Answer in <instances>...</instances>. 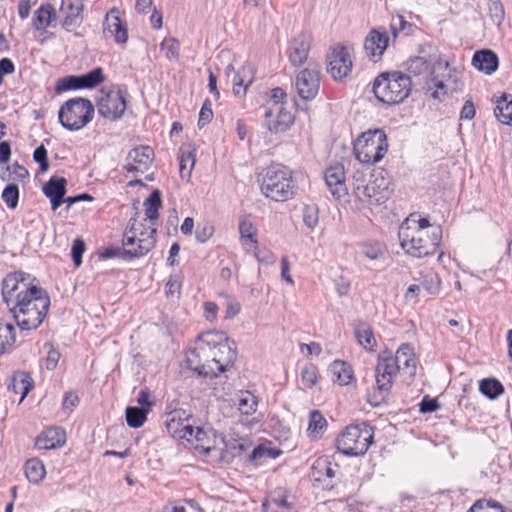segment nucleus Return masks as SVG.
Here are the masks:
<instances>
[{
  "mask_svg": "<svg viewBox=\"0 0 512 512\" xmlns=\"http://www.w3.org/2000/svg\"><path fill=\"white\" fill-rule=\"evenodd\" d=\"M138 230H139V228L137 227V219L135 217L131 218L129 220V226L123 235V240H122L123 248L122 249L138 248V242H137V231Z\"/></svg>",
  "mask_w": 512,
  "mask_h": 512,
  "instance_id": "46",
  "label": "nucleus"
},
{
  "mask_svg": "<svg viewBox=\"0 0 512 512\" xmlns=\"http://www.w3.org/2000/svg\"><path fill=\"white\" fill-rule=\"evenodd\" d=\"M297 93L303 100L314 99L320 87V71L317 66L300 71L295 80Z\"/></svg>",
  "mask_w": 512,
  "mask_h": 512,
  "instance_id": "11",
  "label": "nucleus"
},
{
  "mask_svg": "<svg viewBox=\"0 0 512 512\" xmlns=\"http://www.w3.org/2000/svg\"><path fill=\"white\" fill-rule=\"evenodd\" d=\"M161 194H150L145 200V220H148L152 225L159 218V209L162 207Z\"/></svg>",
  "mask_w": 512,
  "mask_h": 512,
  "instance_id": "36",
  "label": "nucleus"
},
{
  "mask_svg": "<svg viewBox=\"0 0 512 512\" xmlns=\"http://www.w3.org/2000/svg\"><path fill=\"white\" fill-rule=\"evenodd\" d=\"M352 70V60L347 47L334 46L327 55V71L334 80L346 78Z\"/></svg>",
  "mask_w": 512,
  "mask_h": 512,
  "instance_id": "10",
  "label": "nucleus"
},
{
  "mask_svg": "<svg viewBox=\"0 0 512 512\" xmlns=\"http://www.w3.org/2000/svg\"><path fill=\"white\" fill-rule=\"evenodd\" d=\"M33 158L37 163H39L41 172L48 170L49 162L47 158V150L44 145H40L34 150Z\"/></svg>",
  "mask_w": 512,
  "mask_h": 512,
  "instance_id": "57",
  "label": "nucleus"
},
{
  "mask_svg": "<svg viewBox=\"0 0 512 512\" xmlns=\"http://www.w3.org/2000/svg\"><path fill=\"white\" fill-rule=\"evenodd\" d=\"M154 150L148 145H140L129 151L124 168L128 172H145L154 160Z\"/></svg>",
  "mask_w": 512,
  "mask_h": 512,
  "instance_id": "13",
  "label": "nucleus"
},
{
  "mask_svg": "<svg viewBox=\"0 0 512 512\" xmlns=\"http://www.w3.org/2000/svg\"><path fill=\"white\" fill-rule=\"evenodd\" d=\"M236 405H237L238 410L242 414L251 415L257 409L258 400L254 394H252L250 392H245L239 396L238 402Z\"/></svg>",
  "mask_w": 512,
  "mask_h": 512,
  "instance_id": "44",
  "label": "nucleus"
},
{
  "mask_svg": "<svg viewBox=\"0 0 512 512\" xmlns=\"http://www.w3.org/2000/svg\"><path fill=\"white\" fill-rule=\"evenodd\" d=\"M15 343V328L12 324L0 321V354L6 353Z\"/></svg>",
  "mask_w": 512,
  "mask_h": 512,
  "instance_id": "38",
  "label": "nucleus"
},
{
  "mask_svg": "<svg viewBox=\"0 0 512 512\" xmlns=\"http://www.w3.org/2000/svg\"><path fill=\"white\" fill-rule=\"evenodd\" d=\"M195 432L196 427L191 423V421H189L186 426L182 427V432L179 434L177 439H186L188 442L193 443Z\"/></svg>",
  "mask_w": 512,
  "mask_h": 512,
  "instance_id": "63",
  "label": "nucleus"
},
{
  "mask_svg": "<svg viewBox=\"0 0 512 512\" xmlns=\"http://www.w3.org/2000/svg\"><path fill=\"white\" fill-rule=\"evenodd\" d=\"M179 157V170L182 179H188L195 165V155L191 150L181 148Z\"/></svg>",
  "mask_w": 512,
  "mask_h": 512,
  "instance_id": "42",
  "label": "nucleus"
},
{
  "mask_svg": "<svg viewBox=\"0 0 512 512\" xmlns=\"http://www.w3.org/2000/svg\"><path fill=\"white\" fill-rule=\"evenodd\" d=\"M94 116V106L86 98H72L66 101L58 112L61 125L68 130H79Z\"/></svg>",
  "mask_w": 512,
  "mask_h": 512,
  "instance_id": "8",
  "label": "nucleus"
},
{
  "mask_svg": "<svg viewBox=\"0 0 512 512\" xmlns=\"http://www.w3.org/2000/svg\"><path fill=\"white\" fill-rule=\"evenodd\" d=\"M388 42L389 37L384 28L372 29L364 41V49L367 56L374 61L380 59L388 46Z\"/></svg>",
  "mask_w": 512,
  "mask_h": 512,
  "instance_id": "16",
  "label": "nucleus"
},
{
  "mask_svg": "<svg viewBox=\"0 0 512 512\" xmlns=\"http://www.w3.org/2000/svg\"><path fill=\"white\" fill-rule=\"evenodd\" d=\"M45 474V466L39 459L32 458L25 463V476L30 483L38 484Z\"/></svg>",
  "mask_w": 512,
  "mask_h": 512,
  "instance_id": "31",
  "label": "nucleus"
},
{
  "mask_svg": "<svg viewBox=\"0 0 512 512\" xmlns=\"http://www.w3.org/2000/svg\"><path fill=\"white\" fill-rule=\"evenodd\" d=\"M327 457L318 458L312 466V475L316 481L324 482V486L328 489L334 487L333 479L336 477L337 470Z\"/></svg>",
  "mask_w": 512,
  "mask_h": 512,
  "instance_id": "20",
  "label": "nucleus"
},
{
  "mask_svg": "<svg viewBox=\"0 0 512 512\" xmlns=\"http://www.w3.org/2000/svg\"><path fill=\"white\" fill-rule=\"evenodd\" d=\"M265 126L273 133L285 132L293 124L294 117L281 105H272L265 108Z\"/></svg>",
  "mask_w": 512,
  "mask_h": 512,
  "instance_id": "12",
  "label": "nucleus"
},
{
  "mask_svg": "<svg viewBox=\"0 0 512 512\" xmlns=\"http://www.w3.org/2000/svg\"><path fill=\"white\" fill-rule=\"evenodd\" d=\"M237 359L236 343L224 333L208 331L198 337L197 346L187 355L190 369L204 377H217Z\"/></svg>",
  "mask_w": 512,
  "mask_h": 512,
  "instance_id": "2",
  "label": "nucleus"
},
{
  "mask_svg": "<svg viewBox=\"0 0 512 512\" xmlns=\"http://www.w3.org/2000/svg\"><path fill=\"white\" fill-rule=\"evenodd\" d=\"M467 512H505L501 504L495 501H477Z\"/></svg>",
  "mask_w": 512,
  "mask_h": 512,
  "instance_id": "49",
  "label": "nucleus"
},
{
  "mask_svg": "<svg viewBox=\"0 0 512 512\" xmlns=\"http://www.w3.org/2000/svg\"><path fill=\"white\" fill-rule=\"evenodd\" d=\"M302 383L305 387L311 388L317 382V369L314 365L306 366L301 372Z\"/></svg>",
  "mask_w": 512,
  "mask_h": 512,
  "instance_id": "54",
  "label": "nucleus"
},
{
  "mask_svg": "<svg viewBox=\"0 0 512 512\" xmlns=\"http://www.w3.org/2000/svg\"><path fill=\"white\" fill-rule=\"evenodd\" d=\"M421 413H432L439 409L440 405L435 398H430L428 395L424 396L419 404Z\"/></svg>",
  "mask_w": 512,
  "mask_h": 512,
  "instance_id": "61",
  "label": "nucleus"
},
{
  "mask_svg": "<svg viewBox=\"0 0 512 512\" xmlns=\"http://www.w3.org/2000/svg\"><path fill=\"white\" fill-rule=\"evenodd\" d=\"M472 65L486 75L493 74L499 66L497 54L490 49L476 51L472 58Z\"/></svg>",
  "mask_w": 512,
  "mask_h": 512,
  "instance_id": "21",
  "label": "nucleus"
},
{
  "mask_svg": "<svg viewBox=\"0 0 512 512\" xmlns=\"http://www.w3.org/2000/svg\"><path fill=\"white\" fill-rule=\"evenodd\" d=\"M66 442V433L60 427H51L43 431L36 439V446L39 449H55Z\"/></svg>",
  "mask_w": 512,
  "mask_h": 512,
  "instance_id": "22",
  "label": "nucleus"
},
{
  "mask_svg": "<svg viewBox=\"0 0 512 512\" xmlns=\"http://www.w3.org/2000/svg\"><path fill=\"white\" fill-rule=\"evenodd\" d=\"M57 18L53 5L47 3L41 5L34 13L33 27L40 31L51 26L52 22Z\"/></svg>",
  "mask_w": 512,
  "mask_h": 512,
  "instance_id": "26",
  "label": "nucleus"
},
{
  "mask_svg": "<svg viewBox=\"0 0 512 512\" xmlns=\"http://www.w3.org/2000/svg\"><path fill=\"white\" fill-rule=\"evenodd\" d=\"M239 233L241 236V239H245L251 243L255 250V256L257 259H259L258 254L256 250L258 249V241L255 238L256 235V228L254 227L253 223L249 219L248 216H244L239 221Z\"/></svg>",
  "mask_w": 512,
  "mask_h": 512,
  "instance_id": "35",
  "label": "nucleus"
},
{
  "mask_svg": "<svg viewBox=\"0 0 512 512\" xmlns=\"http://www.w3.org/2000/svg\"><path fill=\"white\" fill-rule=\"evenodd\" d=\"M32 388L33 380L26 372H18L14 374L12 383L8 386V389L13 390L15 393H21L20 401H23Z\"/></svg>",
  "mask_w": 512,
  "mask_h": 512,
  "instance_id": "30",
  "label": "nucleus"
},
{
  "mask_svg": "<svg viewBox=\"0 0 512 512\" xmlns=\"http://www.w3.org/2000/svg\"><path fill=\"white\" fill-rule=\"evenodd\" d=\"M361 253L369 260H379L386 253V247L379 241H365L360 244Z\"/></svg>",
  "mask_w": 512,
  "mask_h": 512,
  "instance_id": "37",
  "label": "nucleus"
},
{
  "mask_svg": "<svg viewBox=\"0 0 512 512\" xmlns=\"http://www.w3.org/2000/svg\"><path fill=\"white\" fill-rule=\"evenodd\" d=\"M96 86V69H92L84 75H70L60 78L55 86L56 93Z\"/></svg>",
  "mask_w": 512,
  "mask_h": 512,
  "instance_id": "17",
  "label": "nucleus"
},
{
  "mask_svg": "<svg viewBox=\"0 0 512 512\" xmlns=\"http://www.w3.org/2000/svg\"><path fill=\"white\" fill-rule=\"evenodd\" d=\"M262 192H293L294 190H305L307 179L302 174L293 176L291 171L281 165L272 164L263 169L257 176Z\"/></svg>",
  "mask_w": 512,
  "mask_h": 512,
  "instance_id": "5",
  "label": "nucleus"
},
{
  "mask_svg": "<svg viewBox=\"0 0 512 512\" xmlns=\"http://www.w3.org/2000/svg\"><path fill=\"white\" fill-rule=\"evenodd\" d=\"M398 238L406 254L423 258L433 255L440 245L442 229L419 213H411L400 225Z\"/></svg>",
  "mask_w": 512,
  "mask_h": 512,
  "instance_id": "3",
  "label": "nucleus"
},
{
  "mask_svg": "<svg viewBox=\"0 0 512 512\" xmlns=\"http://www.w3.org/2000/svg\"><path fill=\"white\" fill-rule=\"evenodd\" d=\"M213 118L212 103L209 99H206L201 107L198 118V127L201 129Z\"/></svg>",
  "mask_w": 512,
  "mask_h": 512,
  "instance_id": "53",
  "label": "nucleus"
},
{
  "mask_svg": "<svg viewBox=\"0 0 512 512\" xmlns=\"http://www.w3.org/2000/svg\"><path fill=\"white\" fill-rule=\"evenodd\" d=\"M328 371L332 379L339 382L340 385H348L353 378L351 366L344 361H334L330 364Z\"/></svg>",
  "mask_w": 512,
  "mask_h": 512,
  "instance_id": "29",
  "label": "nucleus"
},
{
  "mask_svg": "<svg viewBox=\"0 0 512 512\" xmlns=\"http://www.w3.org/2000/svg\"><path fill=\"white\" fill-rule=\"evenodd\" d=\"M405 66L408 72L407 75L410 77L426 74L430 69V63L425 58L420 56L410 57L406 61Z\"/></svg>",
  "mask_w": 512,
  "mask_h": 512,
  "instance_id": "39",
  "label": "nucleus"
},
{
  "mask_svg": "<svg viewBox=\"0 0 512 512\" xmlns=\"http://www.w3.org/2000/svg\"><path fill=\"white\" fill-rule=\"evenodd\" d=\"M475 107L472 101L468 100L464 103L461 112L460 119L461 120H471L475 116Z\"/></svg>",
  "mask_w": 512,
  "mask_h": 512,
  "instance_id": "64",
  "label": "nucleus"
},
{
  "mask_svg": "<svg viewBox=\"0 0 512 512\" xmlns=\"http://www.w3.org/2000/svg\"><path fill=\"white\" fill-rule=\"evenodd\" d=\"M356 338L361 346L367 350H372L376 340L372 329L366 325L361 324L355 329Z\"/></svg>",
  "mask_w": 512,
  "mask_h": 512,
  "instance_id": "43",
  "label": "nucleus"
},
{
  "mask_svg": "<svg viewBox=\"0 0 512 512\" xmlns=\"http://www.w3.org/2000/svg\"><path fill=\"white\" fill-rule=\"evenodd\" d=\"M66 187V178L54 175L44 184L42 192H66Z\"/></svg>",
  "mask_w": 512,
  "mask_h": 512,
  "instance_id": "48",
  "label": "nucleus"
},
{
  "mask_svg": "<svg viewBox=\"0 0 512 512\" xmlns=\"http://www.w3.org/2000/svg\"><path fill=\"white\" fill-rule=\"evenodd\" d=\"M412 80L402 71L380 73L373 81L376 99L387 105L403 103L411 94Z\"/></svg>",
  "mask_w": 512,
  "mask_h": 512,
  "instance_id": "4",
  "label": "nucleus"
},
{
  "mask_svg": "<svg viewBox=\"0 0 512 512\" xmlns=\"http://www.w3.org/2000/svg\"><path fill=\"white\" fill-rule=\"evenodd\" d=\"M480 392L487 398L494 400L504 393V386L495 378H485L479 383Z\"/></svg>",
  "mask_w": 512,
  "mask_h": 512,
  "instance_id": "32",
  "label": "nucleus"
},
{
  "mask_svg": "<svg viewBox=\"0 0 512 512\" xmlns=\"http://www.w3.org/2000/svg\"><path fill=\"white\" fill-rule=\"evenodd\" d=\"M253 81L252 68L243 67L232 75L233 92L236 96H245L247 87Z\"/></svg>",
  "mask_w": 512,
  "mask_h": 512,
  "instance_id": "27",
  "label": "nucleus"
},
{
  "mask_svg": "<svg viewBox=\"0 0 512 512\" xmlns=\"http://www.w3.org/2000/svg\"><path fill=\"white\" fill-rule=\"evenodd\" d=\"M78 403V396L74 392L69 391L66 392L64 395L62 408L65 412L71 413L74 410V408L78 405Z\"/></svg>",
  "mask_w": 512,
  "mask_h": 512,
  "instance_id": "60",
  "label": "nucleus"
},
{
  "mask_svg": "<svg viewBox=\"0 0 512 512\" xmlns=\"http://www.w3.org/2000/svg\"><path fill=\"white\" fill-rule=\"evenodd\" d=\"M415 280L419 281L420 287L424 288L430 295H436L440 291L441 280L433 271L420 272L419 277Z\"/></svg>",
  "mask_w": 512,
  "mask_h": 512,
  "instance_id": "33",
  "label": "nucleus"
},
{
  "mask_svg": "<svg viewBox=\"0 0 512 512\" xmlns=\"http://www.w3.org/2000/svg\"><path fill=\"white\" fill-rule=\"evenodd\" d=\"M153 240L146 239L142 240V244L138 248H127L121 249L120 247H108L103 252L98 253V258L102 260L110 259L113 257H119L124 260H131L142 257L151 251V245Z\"/></svg>",
  "mask_w": 512,
  "mask_h": 512,
  "instance_id": "18",
  "label": "nucleus"
},
{
  "mask_svg": "<svg viewBox=\"0 0 512 512\" xmlns=\"http://www.w3.org/2000/svg\"><path fill=\"white\" fill-rule=\"evenodd\" d=\"M85 251V242L77 238L72 245L71 257L76 267H79L82 263V255Z\"/></svg>",
  "mask_w": 512,
  "mask_h": 512,
  "instance_id": "55",
  "label": "nucleus"
},
{
  "mask_svg": "<svg viewBox=\"0 0 512 512\" xmlns=\"http://www.w3.org/2000/svg\"><path fill=\"white\" fill-rule=\"evenodd\" d=\"M373 441V431L368 424L348 426L337 438V449L346 456H361Z\"/></svg>",
  "mask_w": 512,
  "mask_h": 512,
  "instance_id": "7",
  "label": "nucleus"
},
{
  "mask_svg": "<svg viewBox=\"0 0 512 512\" xmlns=\"http://www.w3.org/2000/svg\"><path fill=\"white\" fill-rule=\"evenodd\" d=\"M119 14L116 8H112L106 13L103 21V34L106 38L112 37L116 43L123 44L128 39V31Z\"/></svg>",
  "mask_w": 512,
  "mask_h": 512,
  "instance_id": "14",
  "label": "nucleus"
},
{
  "mask_svg": "<svg viewBox=\"0 0 512 512\" xmlns=\"http://www.w3.org/2000/svg\"><path fill=\"white\" fill-rule=\"evenodd\" d=\"M304 224L309 229H314L318 224V207L315 204L305 205L303 211Z\"/></svg>",
  "mask_w": 512,
  "mask_h": 512,
  "instance_id": "51",
  "label": "nucleus"
},
{
  "mask_svg": "<svg viewBox=\"0 0 512 512\" xmlns=\"http://www.w3.org/2000/svg\"><path fill=\"white\" fill-rule=\"evenodd\" d=\"M151 393L148 389H142L137 396V406L140 409H145L147 413L150 412L151 407L154 405V402L150 400Z\"/></svg>",
  "mask_w": 512,
  "mask_h": 512,
  "instance_id": "58",
  "label": "nucleus"
},
{
  "mask_svg": "<svg viewBox=\"0 0 512 512\" xmlns=\"http://www.w3.org/2000/svg\"><path fill=\"white\" fill-rule=\"evenodd\" d=\"M127 108L125 91L118 85L103 86L98 89V114L110 121L122 118Z\"/></svg>",
  "mask_w": 512,
  "mask_h": 512,
  "instance_id": "9",
  "label": "nucleus"
},
{
  "mask_svg": "<svg viewBox=\"0 0 512 512\" xmlns=\"http://www.w3.org/2000/svg\"><path fill=\"white\" fill-rule=\"evenodd\" d=\"M311 48V36L301 33L293 38L287 48L288 59L294 67L301 66L308 58Z\"/></svg>",
  "mask_w": 512,
  "mask_h": 512,
  "instance_id": "15",
  "label": "nucleus"
},
{
  "mask_svg": "<svg viewBox=\"0 0 512 512\" xmlns=\"http://www.w3.org/2000/svg\"><path fill=\"white\" fill-rule=\"evenodd\" d=\"M193 419L190 411L184 409H174L166 415L165 425L167 431L175 439L182 432V427L186 426Z\"/></svg>",
  "mask_w": 512,
  "mask_h": 512,
  "instance_id": "23",
  "label": "nucleus"
},
{
  "mask_svg": "<svg viewBox=\"0 0 512 512\" xmlns=\"http://www.w3.org/2000/svg\"><path fill=\"white\" fill-rule=\"evenodd\" d=\"M327 427V422L319 411L310 412L308 432L310 434H320Z\"/></svg>",
  "mask_w": 512,
  "mask_h": 512,
  "instance_id": "47",
  "label": "nucleus"
},
{
  "mask_svg": "<svg viewBox=\"0 0 512 512\" xmlns=\"http://www.w3.org/2000/svg\"><path fill=\"white\" fill-rule=\"evenodd\" d=\"M388 150L387 136L380 129L364 132L354 143L356 159L363 164L379 162Z\"/></svg>",
  "mask_w": 512,
  "mask_h": 512,
  "instance_id": "6",
  "label": "nucleus"
},
{
  "mask_svg": "<svg viewBox=\"0 0 512 512\" xmlns=\"http://www.w3.org/2000/svg\"><path fill=\"white\" fill-rule=\"evenodd\" d=\"M396 364L399 366V370H407L410 376H414L416 373V358L413 352V348L409 344H402L394 356Z\"/></svg>",
  "mask_w": 512,
  "mask_h": 512,
  "instance_id": "25",
  "label": "nucleus"
},
{
  "mask_svg": "<svg viewBox=\"0 0 512 512\" xmlns=\"http://www.w3.org/2000/svg\"><path fill=\"white\" fill-rule=\"evenodd\" d=\"M206 438H208L207 432L203 428L196 426V432L194 435V441L196 442L195 447L196 449L203 450L207 454L210 452L211 448L204 444Z\"/></svg>",
  "mask_w": 512,
  "mask_h": 512,
  "instance_id": "59",
  "label": "nucleus"
},
{
  "mask_svg": "<svg viewBox=\"0 0 512 512\" xmlns=\"http://www.w3.org/2000/svg\"><path fill=\"white\" fill-rule=\"evenodd\" d=\"M137 227L139 228V230L137 231L138 246L140 244H142V240L151 239V240H153L152 245H151V250H152L156 243V238H155L156 228L146 229L142 223L137 225Z\"/></svg>",
  "mask_w": 512,
  "mask_h": 512,
  "instance_id": "56",
  "label": "nucleus"
},
{
  "mask_svg": "<svg viewBox=\"0 0 512 512\" xmlns=\"http://www.w3.org/2000/svg\"><path fill=\"white\" fill-rule=\"evenodd\" d=\"M287 491L284 488H277L270 494L269 498L263 505H268L272 509L290 510V504L287 500Z\"/></svg>",
  "mask_w": 512,
  "mask_h": 512,
  "instance_id": "41",
  "label": "nucleus"
},
{
  "mask_svg": "<svg viewBox=\"0 0 512 512\" xmlns=\"http://www.w3.org/2000/svg\"><path fill=\"white\" fill-rule=\"evenodd\" d=\"M2 296L21 330L36 329L50 307V297L33 275L15 271L2 281Z\"/></svg>",
  "mask_w": 512,
  "mask_h": 512,
  "instance_id": "1",
  "label": "nucleus"
},
{
  "mask_svg": "<svg viewBox=\"0 0 512 512\" xmlns=\"http://www.w3.org/2000/svg\"><path fill=\"white\" fill-rule=\"evenodd\" d=\"M375 379L376 387L368 392L367 400L371 406L378 407L388 400L393 385V377L375 372Z\"/></svg>",
  "mask_w": 512,
  "mask_h": 512,
  "instance_id": "19",
  "label": "nucleus"
},
{
  "mask_svg": "<svg viewBox=\"0 0 512 512\" xmlns=\"http://www.w3.org/2000/svg\"><path fill=\"white\" fill-rule=\"evenodd\" d=\"M165 293L168 298L179 299L181 294V282L177 275L170 276L165 285Z\"/></svg>",
  "mask_w": 512,
  "mask_h": 512,
  "instance_id": "52",
  "label": "nucleus"
},
{
  "mask_svg": "<svg viewBox=\"0 0 512 512\" xmlns=\"http://www.w3.org/2000/svg\"><path fill=\"white\" fill-rule=\"evenodd\" d=\"M147 411L136 406H128L125 411L126 422L129 427L139 428L147 420Z\"/></svg>",
  "mask_w": 512,
  "mask_h": 512,
  "instance_id": "40",
  "label": "nucleus"
},
{
  "mask_svg": "<svg viewBox=\"0 0 512 512\" xmlns=\"http://www.w3.org/2000/svg\"><path fill=\"white\" fill-rule=\"evenodd\" d=\"M324 179L330 192H346L345 171L341 164L329 167L325 171Z\"/></svg>",
  "mask_w": 512,
  "mask_h": 512,
  "instance_id": "24",
  "label": "nucleus"
},
{
  "mask_svg": "<svg viewBox=\"0 0 512 512\" xmlns=\"http://www.w3.org/2000/svg\"><path fill=\"white\" fill-rule=\"evenodd\" d=\"M488 11L493 23L500 25L504 20V8L499 0H489Z\"/></svg>",
  "mask_w": 512,
  "mask_h": 512,
  "instance_id": "50",
  "label": "nucleus"
},
{
  "mask_svg": "<svg viewBox=\"0 0 512 512\" xmlns=\"http://www.w3.org/2000/svg\"><path fill=\"white\" fill-rule=\"evenodd\" d=\"M398 371L399 366L396 364L394 357L391 356L390 353L386 352L378 356L375 372L394 378Z\"/></svg>",
  "mask_w": 512,
  "mask_h": 512,
  "instance_id": "34",
  "label": "nucleus"
},
{
  "mask_svg": "<svg viewBox=\"0 0 512 512\" xmlns=\"http://www.w3.org/2000/svg\"><path fill=\"white\" fill-rule=\"evenodd\" d=\"M161 52L170 61H178L180 52V43L173 37H166L160 44Z\"/></svg>",
  "mask_w": 512,
  "mask_h": 512,
  "instance_id": "45",
  "label": "nucleus"
},
{
  "mask_svg": "<svg viewBox=\"0 0 512 512\" xmlns=\"http://www.w3.org/2000/svg\"><path fill=\"white\" fill-rule=\"evenodd\" d=\"M496 118L505 125H512V95L503 93L496 101L494 109Z\"/></svg>",
  "mask_w": 512,
  "mask_h": 512,
  "instance_id": "28",
  "label": "nucleus"
},
{
  "mask_svg": "<svg viewBox=\"0 0 512 512\" xmlns=\"http://www.w3.org/2000/svg\"><path fill=\"white\" fill-rule=\"evenodd\" d=\"M214 233V227L209 224H205L202 227H197L195 236L199 243L207 242Z\"/></svg>",
  "mask_w": 512,
  "mask_h": 512,
  "instance_id": "62",
  "label": "nucleus"
}]
</instances>
